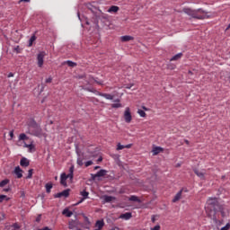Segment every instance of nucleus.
<instances>
[{
  "instance_id": "1",
  "label": "nucleus",
  "mask_w": 230,
  "mask_h": 230,
  "mask_svg": "<svg viewBox=\"0 0 230 230\" xmlns=\"http://www.w3.org/2000/svg\"><path fill=\"white\" fill-rule=\"evenodd\" d=\"M205 211L209 217H215L217 212L222 211L217 198H209L205 205Z\"/></svg>"
},
{
  "instance_id": "2",
  "label": "nucleus",
  "mask_w": 230,
  "mask_h": 230,
  "mask_svg": "<svg viewBox=\"0 0 230 230\" xmlns=\"http://www.w3.org/2000/svg\"><path fill=\"white\" fill-rule=\"evenodd\" d=\"M28 133L35 137H46V133H44L42 128H40L35 119L28 121Z\"/></svg>"
},
{
  "instance_id": "3",
  "label": "nucleus",
  "mask_w": 230,
  "mask_h": 230,
  "mask_svg": "<svg viewBox=\"0 0 230 230\" xmlns=\"http://www.w3.org/2000/svg\"><path fill=\"white\" fill-rule=\"evenodd\" d=\"M74 173H75V165H72L69 168V173L66 174L65 172H63L61 174L60 177V184H62V186L67 187V179H70V181H73V177H74Z\"/></svg>"
},
{
  "instance_id": "4",
  "label": "nucleus",
  "mask_w": 230,
  "mask_h": 230,
  "mask_svg": "<svg viewBox=\"0 0 230 230\" xmlns=\"http://www.w3.org/2000/svg\"><path fill=\"white\" fill-rule=\"evenodd\" d=\"M184 13H186L187 15H190V17H193L194 19H202V17L199 16L197 14V11L195 10H191L190 8H185L183 9Z\"/></svg>"
},
{
  "instance_id": "5",
  "label": "nucleus",
  "mask_w": 230,
  "mask_h": 230,
  "mask_svg": "<svg viewBox=\"0 0 230 230\" xmlns=\"http://www.w3.org/2000/svg\"><path fill=\"white\" fill-rule=\"evenodd\" d=\"M44 57H46V52L45 51L40 52L37 56L39 67H42V66H44Z\"/></svg>"
},
{
  "instance_id": "6",
  "label": "nucleus",
  "mask_w": 230,
  "mask_h": 230,
  "mask_svg": "<svg viewBox=\"0 0 230 230\" xmlns=\"http://www.w3.org/2000/svg\"><path fill=\"white\" fill-rule=\"evenodd\" d=\"M124 119L126 123H130L132 121V114L130 113V108L127 107L124 111Z\"/></svg>"
},
{
  "instance_id": "7",
  "label": "nucleus",
  "mask_w": 230,
  "mask_h": 230,
  "mask_svg": "<svg viewBox=\"0 0 230 230\" xmlns=\"http://www.w3.org/2000/svg\"><path fill=\"white\" fill-rule=\"evenodd\" d=\"M96 94L98 96H102V98H105L106 100H114V95L111 93H103L97 92Z\"/></svg>"
},
{
  "instance_id": "8",
  "label": "nucleus",
  "mask_w": 230,
  "mask_h": 230,
  "mask_svg": "<svg viewBox=\"0 0 230 230\" xmlns=\"http://www.w3.org/2000/svg\"><path fill=\"white\" fill-rule=\"evenodd\" d=\"M69 195V190H65L62 192L57 193L55 199H60L61 197H67Z\"/></svg>"
},
{
  "instance_id": "9",
  "label": "nucleus",
  "mask_w": 230,
  "mask_h": 230,
  "mask_svg": "<svg viewBox=\"0 0 230 230\" xmlns=\"http://www.w3.org/2000/svg\"><path fill=\"white\" fill-rule=\"evenodd\" d=\"M182 191H184V189H181L179 192H177V194L172 199L173 203L179 202V200L182 199Z\"/></svg>"
},
{
  "instance_id": "10",
  "label": "nucleus",
  "mask_w": 230,
  "mask_h": 230,
  "mask_svg": "<svg viewBox=\"0 0 230 230\" xmlns=\"http://www.w3.org/2000/svg\"><path fill=\"white\" fill-rule=\"evenodd\" d=\"M20 165L23 168H27V166H30V160L26 157H22L20 161Z\"/></svg>"
},
{
  "instance_id": "11",
  "label": "nucleus",
  "mask_w": 230,
  "mask_h": 230,
  "mask_svg": "<svg viewBox=\"0 0 230 230\" xmlns=\"http://www.w3.org/2000/svg\"><path fill=\"white\" fill-rule=\"evenodd\" d=\"M14 173L17 176V179H22V169L20 166L15 167Z\"/></svg>"
},
{
  "instance_id": "12",
  "label": "nucleus",
  "mask_w": 230,
  "mask_h": 230,
  "mask_svg": "<svg viewBox=\"0 0 230 230\" xmlns=\"http://www.w3.org/2000/svg\"><path fill=\"white\" fill-rule=\"evenodd\" d=\"M119 12V7L118 5H111L108 9V13H118Z\"/></svg>"
},
{
  "instance_id": "13",
  "label": "nucleus",
  "mask_w": 230,
  "mask_h": 230,
  "mask_svg": "<svg viewBox=\"0 0 230 230\" xmlns=\"http://www.w3.org/2000/svg\"><path fill=\"white\" fill-rule=\"evenodd\" d=\"M24 148H29V152H35V145H33V142L31 144H26L24 143Z\"/></svg>"
},
{
  "instance_id": "14",
  "label": "nucleus",
  "mask_w": 230,
  "mask_h": 230,
  "mask_svg": "<svg viewBox=\"0 0 230 230\" xmlns=\"http://www.w3.org/2000/svg\"><path fill=\"white\" fill-rule=\"evenodd\" d=\"M81 195H82L83 199H81V200L79 201V204H82V202H84V200H85L86 199L89 198V192H87L86 190H83V191H81Z\"/></svg>"
},
{
  "instance_id": "15",
  "label": "nucleus",
  "mask_w": 230,
  "mask_h": 230,
  "mask_svg": "<svg viewBox=\"0 0 230 230\" xmlns=\"http://www.w3.org/2000/svg\"><path fill=\"white\" fill-rule=\"evenodd\" d=\"M107 175V170L102 169L97 173H95V177H105Z\"/></svg>"
},
{
  "instance_id": "16",
  "label": "nucleus",
  "mask_w": 230,
  "mask_h": 230,
  "mask_svg": "<svg viewBox=\"0 0 230 230\" xmlns=\"http://www.w3.org/2000/svg\"><path fill=\"white\" fill-rule=\"evenodd\" d=\"M105 226V223L103 222V220H98L95 223V227H97V229L102 230L103 229V226Z\"/></svg>"
},
{
  "instance_id": "17",
  "label": "nucleus",
  "mask_w": 230,
  "mask_h": 230,
  "mask_svg": "<svg viewBox=\"0 0 230 230\" xmlns=\"http://www.w3.org/2000/svg\"><path fill=\"white\" fill-rule=\"evenodd\" d=\"M211 17H213V13H209V12H206L203 11L202 12V19H211Z\"/></svg>"
},
{
  "instance_id": "18",
  "label": "nucleus",
  "mask_w": 230,
  "mask_h": 230,
  "mask_svg": "<svg viewBox=\"0 0 230 230\" xmlns=\"http://www.w3.org/2000/svg\"><path fill=\"white\" fill-rule=\"evenodd\" d=\"M102 199L104 202H107V203L112 202V200H116V197L107 196V195L103 196Z\"/></svg>"
},
{
  "instance_id": "19",
  "label": "nucleus",
  "mask_w": 230,
  "mask_h": 230,
  "mask_svg": "<svg viewBox=\"0 0 230 230\" xmlns=\"http://www.w3.org/2000/svg\"><path fill=\"white\" fill-rule=\"evenodd\" d=\"M120 218H124V220H130V218H132V213L126 212L125 214L120 215Z\"/></svg>"
},
{
  "instance_id": "20",
  "label": "nucleus",
  "mask_w": 230,
  "mask_h": 230,
  "mask_svg": "<svg viewBox=\"0 0 230 230\" xmlns=\"http://www.w3.org/2000/svg\"><path fill=\"white\" fill-rule=\"evenodd\" d=\"M62 215H65V217H67V218H70V217H73V212L70 211L68 208H65L62 212Z\"/></svg>"
},
{
  "instance_id": "21",
  "label": "nucleus",
  "mask_w": 230,
  "mask_h": 230,
  "mask_svg": "<svg viewBox=\"0 0 230 230\" xmlns=\"http://www.w3.org/2000/svg\"><path fill=\"white\" fill-rule=\"evenodd\" d=\"M128 40H134V38L132 36H122L121 37L122 42H128Z\"/></svg>"
},
{
  "instance_id": "22",
  "label": "nucleus",
  "mask_w": 230,
  "mask_h": 230,
  "mask_svg": "<svg viewBox=\"0 0 230 230\" xmlns=\"http://www.w3.org/2000/svg\"><path fill=\"white\" fill-rule=\"evenodd\" d=\"M161 152H163L162 147L156 146L153 149L154 155H157L158 154H161Z\"/></svg>"
},
{
  "instance_id": "23",
  "label": "nucleus",
  "mask_w": 230,
  "mask_h": 230,
  "mask_svg": "<svg viewBox=\"0 0 230 230\" xmlns=\"http://www.w3.org/2000/svg\"><path fill=\"white\" fill-rule=\"evenodd\" d=\"M128 200H130L131 202H141V199H139V198L137 196H130Z\"/></svg>"
},
{
  "instance_id": "24",
  "label": "nucleus",
  "mask_w": 230,
  "mask_h": 230,
  "mask_svg": "<svg viewBox=\"0 0 230 230\" xmlns=\"http://www.w3.org/2000/svg\"><path fill=\"white\" fill-rule=\"evenodd\" d=\"M181 57H182V53H178V54H176L175 56H173V57L170 59V61H171V62H173V61H175V60H179V58H181Z\"/></svg>"
},
{
  "instance_id": "25",
  "label": "nucleus",
  "mask_w": 230,
  "mask_h": 230,
  "mask_svg": "<svg viewBox=\"0 0 230 230\" xmlns=\"http://www.w3.org/2000/svg\"><path fill=\"white\" fill-rule=\"evenodd\" d=\"M45 188H46L47 193H51V189L53 188V184L52 183H47L45 185Z\"/></svg>"
},
{
  "instance_id": "26",
  "label": "nucleus",
  "mask_w": 230,
  "mask_h": 230,
  "mask_svg": "<svg viewBox=\"0 0 230 230\" xmlns=\"http://www.w3.org/2000/svg\"><path fill=\"white\" fill-rule=\"evenodd\" d=\"M26 139H29L28 136H26V134L22 133L19 136V141H26Z\"/></svg>"
},
{
  "instance_id": "27",
  "label": "nucleus",
  "mask_w": 230,
  "mask_h": 230,
  "mask_svg": "<svg viewBox=\"0 0 230 230\" xmlns=\"http://www.w3.org/2000/svg\"><path fill=\"white\" fill-rule=\"evenodd\" d=\"M37 40V37L35 35L31 36V39L29 40V47L33 46V42Z\"/></svg>"
},
{
  "instance_id": "28",
  "label": "nucleus",
  "mask_w": 230,
  "mask_h": 230,
  "mask_svg": "<svg viewBox=\"0 0 230 230\" xmlns=\"http://www.w3.org/2000/svg\"><path fill=\"white\" fill-rule=\"evenodd\" d=\"M65 64H67L69 67H76V63L71 60H67Z\"/></svg>"
},
{
  "instance_id": "29",
  "label": "nucleus",
  "mask_w": 230,
  "mask_h": 230,
  "mask_svg": "<svg viewBox=\"0 0 230 230\" xmlns=\"http://www.w3.org/2000/svg\"><path fill=\"white\" fill-rule=\"evenodd\" d=\"M8 182H10V180H4L0 182V188H4V186H6V184H8Z\"/></svg>"
},
{
  "instance_id": "30",
  "label": "nucleus",
  "mask_w": 230,
  "mask_h": 230,
  "mask_svg": "<svg viewBox=\"0 0 230 230\" xmlns=\"http://www.w3.org/2000/svg\"><path fill=\"white\" fill-rule=\"evenodd\" d=\"M137 113L139 114V116H140L141 118H146V113L145 111H143V110H138V111H137Z\"/></svg>"
},
{
  "instance_id": "31",
  "label": "nucleus",
  "mask_w": 230,
  "mask_h": 230,
  "mask_svg": "<svg viewBox=\"0 0 230 230\" xmlns=\"http://www.w3.org/2000/svg\"><path fill=\"white\" fill-rule=\"evenodd\" d=\"M31 177H33V169H30L28 171V175H27L26 179H31Z\"/></svg>"
},
{
  "instance_id": "32",
  "label": "nucleus",
  "mask_w": 230,
  "mask_h": 230,
  "mask_svg": "<svg viewBox=\"0 0 230 230\" xmlns=\"http://www.w3.org/2000/svg\"><path fill=\"white\" fill-rule=\"evenodd\" d=\"M4 200H10L6 195H0V202H3Z\"/></svg>"
},
{
  "instance_id": "33",
  "label": "nucleus",
  "mask_w": 230,
  "mask_h": 230,
  "mask_svg": "<svg viewBox=\"0 0 230 230\" xmlns=\"http://www.w3.org/2000/svg\"><path fill=\"white\" fill-rule=\"evenodd\" d=\"M112 109H119L121 107V103H113L111 104Z\"/></svg>"
},
{
  "instance_id": "34",
  "label": "nucleus",
  "mask_w": 230,
  "mask_h": 230,
  "mask_svg": "<svg viewBox=\"0 0 230 230\" xmlns=\"http://www.w3.org/2000/svg\"><path fill=\"white\" fill-rule=\"evenodd\" d=\"M194 172L196 173V175H198V177H202V172L199 171L198 169H194Z\"/></svg>"
},
{
  "instance_id": "35",
  "label": "nucleus",
  "mask_w": 230,
  "mask_h": 230,
  "mask_svg": "<svg viewBox=\"0 0 230 230\" xmlns=\"http://www.w3.org/2000/svg\"><path fill=\"white\" fill-rule=\"evenodd\" d=\"M221 230H230V223H226V226H223Z\"/></svg>"
},
{
  "instance_id": "36",
  "label": "nucleus",
  "mask_w": 230,
  "mask_h": 230,
  "mask_svg": "<svg viewBox=\"0 0 230 230\" xmlns=\"http://www.w3.org/2000/svg\"><path fill=\"white\" fill-rule=\"evenodd\" d=\"M92 164H93V161L90 160V161L85 162L84 166L86 168H88V166H92Z\"/></svg>"
},
{
  "instance_id": "37",
  "label": "nucleus",
  "mask_w": 230,
  "mask_h": 230,
  "mask_svg": "<svg viewBox=\"0 0 230 230\" xmlns=\"http://www.w3.org/2000/svg\"><path fill=\"white\" fill-rule=\"evenodd\" d=\"M125 148V146L120 145L119 143L117 145V150H123Z\"/></svg>"
},
{
  "instance_id": "38",
  "label": "nucleus",
  "mask_w": 230,
  "mask_h": 230,
  "mask_svg": "<svg viewBox=\"0 0 230 230\" xmlns=\"http://www.w3.org/2000/svg\"><path fill=\"white\" fill-rule=\"evenodd\" d=\"M13 229H21V226L18 223L13 225Z\"/></svg>"
},
{
  "instance_id": "39",
  "label": "nucleus",
  "mask_w": 230,
  "mask_h": 230,
  "mask_svg": "<svg viewBox=\"0 0 230 230\" xmlns=\"http://www.w3.org/2000/svg\"><path fill=\"white\" fill-rule=\"evenodd\" d=\"M77 164L79 166H84V161L82 159H77Z\"/></svg>"
},
{
  "instance_id": "40",
  "label": "nucleus",
  "mask_w": 230,
  "mask_h": 230,
  "mask_svg": "<svg viewBox=\"0 0 230 230\" xmlns=\"http://www.w3.org/2000/svg\"><path fill=\"white\" fill-rule=\"evenodd\" d=\"M51 82H53V78L49 77L46 79V84H51Z\"/></svg>"
},
{
  "instance_id": "41",
  "label": "nucleus",
  "mask_w": 230,
  "mask_h": 230,
  "mask_svg": "<svg viewBox=\"0 0 230 230\" xmlns=\"http://www.w3.org/2000/svg\"><path fill=\"white\" fill-rule=\"evenodd\" d=\"M152 230H161V226L157 225Z\"/></svg>"
},
{
  "instance_id": "42",
  "label": "nucleus",
  "mask_w": 230,
  "mask_h": 230,
  "mask_svg": "<svg viewBox=\"0 0 230 230\" xmlns=\"http://www.w3.org/2000/svg\"><path fill=\"white\" fill-rule=\"evenodd\" d=\"M91 177L93 181H96V179H98V176H96V174H91Z\"/></svg>"
},
{
  "instance_id": "43",
  "label": "nucleus",
  "mask_w": 230,
  "mask_h": 230,
  "mask_svg": "<svg viewBox=\"0 0 230 230\" xmlns=\"http://www.w3.org/2000/svg\"><path fill=\"white\" fill-rule=\"evenodd\" d=\"M124 146H125V148H132V144H128V145H126Z\"/></svg>"
},
{
  "instance_id": "44",
  "label": "nucleus",
  "mask_w": 230,
  "mask_h": 230,
  "mask_svg": "<svg viewBox=\"0 0 230 230\" xmlns=\"http://www.w3.org/2000/svg\"><path fill=\"white\" fill-rule=\"evenodd\" d=\"M103 161V158L102 156H100L97 160V163H102Z\"/></svg>"
},
{
  "instance_id": "45",
  "label": "nucleus",
  "mask_w": 230,
  "mask_h": 230,
  "mask_svg": "<svg viewBox=\"0 0 230 230\" xmlns=\"http://www.w3.org/2000/svg\"><path fill=\"white\" fill-rule=\"evenodd\" d=\"M9 136H10L11 139H13V131H10Z\"/></svg>"
},
{
  "instance_id": "46",
  "label": "nucleus",
  "mask_w": 230,
  "mask_h": 230,
  "mask_svg": "<svg viewBox=\"0 0 230 230\" xmlns=\"http://www.w3.org/2000/svg\"><path fill=\"white\" fill-rule=\"evenodd\" d=\"M13 76V73H9L8 78H12Z\"/></svg>"
},
{
  "instance_id": "47",
  "label": "nucleus",
  "mask_w": 230,
  "mask_h": 230,
  "mask_svg": "<svg viewBox=\"0 0 230 230\" xmlns=\"http://www.w3.org/2000/svg\"><path fill=\"white\" fill-rule=\"evenodd\" d=\"M111 230H119V227L115 226V227L111 228Z\"/></svg>"
},
{
  "instance_id": "48",
  "label": "nucleus",
  "mask_w": 230,
  "mask_h": 230,
  "mask_svg": "<svg viewBox=\"0 0 230 230\" xmlns=\"http://www.w3.org/2000/svg\"><path fill=\"white\" fill-rule=\"evenodd\" d=\"M36 222H40V216L36 218Z\"/></svg>"
},
{
  "instance_id": "49",
  "label": "nucleus",
  "mask_w": 230,
  "mask_h": 230,
  "mask_svg": "<svg viewBox=\"0 0 230 230\" xmlns=\"http://www.w3.org/2000/svg\"><path fill=\"white\" fill-rule=\"evenodd\" d=\"M23 3H30V0H21Z\"/></svg>"
},
{
  "instance_id": "50",
  "label": "nucleus",
  "mask_w": 230,
  "mask_h": 230,
  "mask_svg": "<svg viewBox=\"0 0 230 230\" xmlns=\"http://www.w3.org/2000/svg\"><path fill=\"white\" fill-rule=\"evenodd\" d=\"M229 29H230V23H229V25L227 26V28L226 29V31H229Z\"/></svg>"
},
{
  "instance_id": "51",
  "label": "nucleus",
  "mask_w": 230,
  "mask_h": 230,
  "mask_svg": "<svg viewBox=\"0 0 230 230\" xmlns=\"http://www.w3.org/2000/svg\"><path fill=\"white\" fill-rule=\"evenodd\" d=\"M94 170H100V166H98V165L95 166V167H94Z\"/></svg>"
},
{
  "instance_id": "52",
  "label": "nucleus",
  "mask_w": 230,
  "mask_h": 230,
  "mask_svg": "<svg viewBox=\"0 0 230 230\" xmlns=\"http://www.w3.org/2000/svg\"><path fill=\"white\" fill-rule=\"evenodd\" d=\"M4 191L8 192L10 191V189H4Z\"/></svg>"
},
{
  "instance_id": "53",
  "label": "nucleus",
  "mask_w": 230,
  "mask_h": 230,
  "mask_svg": "<svg viewBox=\"0 0 230 230\" xmlns=\"http://www.w3.org/2000/svg\"><path fill=\"white\" fill-rule=\"evenodd\" d=\"M186 145H190V141L189 140H184Z\"/></svg>"
},
{
  "instance_id": "54",
  "label": "nucleus",
  "mask_w": 230,
  "mask_h": 230,
  "mask_svg": "<svg viewBox=\"0 0 230 230\" xmlns=\"http://www.w3.org/2000/svg\"><path fill=\"white\" fill-rule=\"evenodd\" d=\"M152 222H155V217H152Z\"/></svg>"
},
{
  "instance_id": "55",
  "label": "nucleus",
  "mask_w": 230,
  "mask_h": 230,
  "mask_svg": "<svg viewBox=\"0 0 230 230\" xmlns=\"http://www.w3.org/2000/svg\"><path fill=\"white\" fill-rule=\"evenodd\" d=\"M97 84H99L100 85H102V84H103L102 82H97Z\"/></svg>"
},
{
  "instance_id": "56",
  "label": "nucleus",
  "mask_w": 230,
  "mask_h": 230,
  "mask_svg": "<svg viewBox=\"0 0 230 230\" xmlns=\"http://www.w3.org/2000/svg\"><path fill=\"white\" fill-rule=\"evenodd\" d=\"M144 111H148V109H146V107H143Z\"/></svg>"
},
{
  "instance_id": "57",
  "label": "nucleus",
  "mask_w": 230,
  "mask_h": 230,
  "mask_svg": "<svg viewBox=\"0 0 230 230\" xmlns=\"http://www.w3.org/2000/svg\"><path fill=\"white\" fill-rule=\"evenodd\" d=\"M115 102H119V99H117V100H115Z\"/></svg>"
},
{
  "instance_id": "58",
  "label": "nucleus",
  "mask_w": 230,
  "mask_h": 230,
  "mask_svg": "<svg viewBox=\"0 0 230 230\" xmlns=\"http://www.w3.org/2000/svg\"><path fill=\"white\" fill-rule=\"evenodd\" d=\"M80 230V229H79Z\"/></svg>"
}]
</instances>
